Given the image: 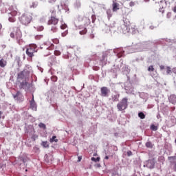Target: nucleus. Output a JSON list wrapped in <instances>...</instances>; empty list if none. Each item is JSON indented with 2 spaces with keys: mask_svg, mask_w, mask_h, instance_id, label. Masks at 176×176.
<instances>
[{
  "mask_svg": "<svg viewBox=\"0 0 176 176\" xmlns=\"http://www.w3.org/2000/svg\"><path fill=\"white\" fill-rule=\"evenodd\" d=\"M166 74L167 75H170L171 74V67H166Z\"/></svg>",
  "mask_w": 176,
  "mask_h": 176,
  "instance_id": "obj_37",
  "label": "nucleus"
},
{
  "mask_svg": "<svg viewBox=\"0 0 176 176\" xmlns=\"http://www.w3.org/2000/svg\"><path fill=\"white\" fill-rule=\"evenodd\" d=\"M91 39H93L94 38V34H91L89 36Z\"/></svg>",
  "mask_w": 176,
  "mask_h": 176,
  "instance_id": "obj_58",
  "label": "nucleus"
},
{
  "mask_svg": "<svg viewBox=\"0 0 176 176\" xmlns=\"http://www.w3.org/2000/svg\"><path fill=\"white\" fill-rule=\"evenodd\" d=\"M111 93V90L107 87H102L100 89V96L101 97H108Z\"/></svg>",
  "mask_w": 176,
  "mask_h": 176,
  "instance_id": "obj_10",
  "label": "nucleus"
},
{
  "mask_svg": "<svg viewBox=\"0 0 176 176\" xmlns=\"http://www.w3.org/2000/svg\"><path fill=\"white\" fill-rule=\"evenodd\" d=\"M151 130L153 131H157V126H155V124H151L150 126Z\"/></svg>",
  "mask_w": 176,
  "mask_h": 176,
  "instance_id": "obj_30",
  "label": "nucleus"
},
{
  "mask_svg": "<svg viewBox=\"0 0 176 176\" xmlns=\"http://www.w3.org/2000/svg\"><path fill=\"white\" fill-rule=\"evenodd\" d=\"M57 138V137H56L55 135L54 136H52V138H51L50 140V142H58V140L56 139Z\"/></svg>",
  "mask_w": 176,
  "mask_h": 176,
  "instance_id": "obj_27",
  "label": "nucleus"
},
{
  "mask_svg": "<svg viewBox=\"0 0 176 176\" xmlns=\"http://www.w3.org/2000/svg\"><path fill=\"white\" fill-rule=\"evenodd\" d=\"M16 63H18V65L20 64V58H19V57H17V58H16Z\"/></svg>",
  "mask_w": 176,
  "mask_h": 176,
  "instance_id": "obj_55",
  "label": "nucleus"
},
{
  "mask_svg": "<svg viewBox=\"0 0 176 176\" xmlns=\"http://www.w3.org/2000/svg\"><path fill=\"white\" fill-rule=\"evenodd\" d=\"M27 80H22L19 85V89H25L27 87Z\"/></svg>",
  "mask_w": 176,
  "mask_h": 176,
  "instance_id": "obj_22",
  "label": "nucleus"
},
{
  "mask_svg": "<svg viewBox=\"0 0 176 176\" xmlns=\"http://www.w3.org/2000/svg\"><path fill=\"white\" fill-rule=\"evenodd\" d=\"M158 160H159L160 162H162V163H163V162H164V157H163V156L160 157L158 158Z\"/></svg>",
  "mask_w": 176,
  "mask_h": 176,
  "instance_id": "obj_42",
  "label": "nucleus"
},
{
  "mask_svg": "<svg viewBox=\"0 0 176 176\" xmlns=\"http://www.w3.org/2000/svg\"><path fill=\"white\" fill-rule=\"evenodd\" d=\"M113 54V50H109L102 54L101 61H105V58H107V56H111Z\"/></svg>",
  "mask_w": 176,
  "mask_h": 176,
  "instance_id": "obj_11",
  "label": "nucleus"
},
{
  "mask_svg": "<svg viewBox=\"0 0 176 176\" xmlns=\"http://www.w3.org/2000/svg\"><path fill=\"white\" fill-rule=\"evenodd\" d=\"M91 19H92V23H94L96 21V15L91 14Z\"/></svg>",
  "mask_w": 176,
  "mask_h": 176,
  "instance_id": "obj_44",
  "label": "nucleus"
},
{
  "mask_svg": "<svg viewBox=\"0 0 176 176\" xmlns=\"http://www.w3.org/2000/svg\"><path fill=\"white\" fill-rule=\"evenodd\" d=\"M146 148H153V144L151 142H147L146 143Z\"/></svg>",
  "mask_w": 176,
  "mask_h": 176,
  "instance_id": "obj_28",
  "label": "nucleus"
},
{
  "mask_svg": "<svg viewBox=\"0 0 176 176\" xmlns=\"http://www.w3.org/2000/svg\"><path fill=\"white\" fill-rule=\"evenodd\" d=\"M51 79L53 82H57V77H52Z\"/></svg>",
  "mask_w": 176,
  "mask_h": 176,
  "instance_id": "obj_51",
  "label": "nucleus"
},
{
  "mask_svg": "<svg viewBox=\"0 0 176 176\" xmlns=\"http://www.w3.org/2000/svg\"><path fill=\"white\" fill-rule=\"evenodd\" d=\"M34 28L37 31H43V30H45V28H43V26H34Z\"/></svg>",
  "mask_w": 176,
  "mask_h": 176,
  "instance_id": "obj_29",
  "label": "nucleus"
},
{
  "mask_svg": "<svg viewBox=\"0 0 176 176\" xmlns=\"http://www.w3.org/2000/svg\"><path fill=\"white\" fill-rule=\"evenodd\" d=\"M12 96L15 100H17L18 101H23V96L20 91H17L16 94H13Z\"/></svg>",
  "mask_w": 176,
  "mask_h": 176,
  "instance_id": "obj_14",
  "label": "nucleus"
},
{
  "mask_svg": "<svg viewBox=\"0 0 176 176\" xmlns=\"http://www.w3.org/2000/svg\"><path fill=\"white\" fill-rule=\"evenodd\" d=\"M118 31L121 34H129L130 32V21L128 19L124 20L121 26L118 28Z\"/></svg>",
  "mask_w": 176,
  "mask_h": 176,
  "instance_id": "obj_2",
  "label": "nucleus"
},
{
  "mask_svg": "<svg viewBox=\"0 0 176 176\" xmlns=\"http://www.w3.org/2000/svg\"><path fill=\"white\" fill-rule=\"evenodd\" d=\"M82 160V157H78V162H80Z\"/></svg>",
  "mask_w": 176,
  "mask_h": 176,
  "instance_id": "obj_61",
  "label": "nucleus"
},
{
  "mask_svg": "<svg viewBox=\"0 0 176 176\" xmlns=\"http://www.w3.org/2000/svg\"><path fill=\"white\" fill-rule=\"evenodd\" d=\"M130 31H131V34H133V35H134L135 34H138V30L137 29V28L135 26H134V28H131L130 29Z\"/></svg>",
  "mask_w": 176,
  "mask_h": 176,
  "instance_id": "obj_25",
  "label": "nucleus"
},
{
  "mask_svg": "<svg viewBox=\"0 0 176 176\" xmlns=\"http://www.w3.org/2000/svg\"><path fill=\"white\" fill-rule=\"evenodd\" d=\"M47 158L50 159V162H53V156L49 155L47 156Z\"/></svg>",
  "mask_w": 176,
  "mask_h": 176,
  "instance_id": "obj_52",
  "label": "nucleus"
},
{
  "mask_svg": "<svg viewBox=\"0 0 176 176\" xmlns=\"http://www.w3.org/2000/svg\"><path fill=\"white\" fill-rule=\"evenodd\" d=\"M153 28H155V27H153V26H152V25L150 26V29H151V30H153Z\"/></svg>",
  "mask_w": 176,
  "mask_h": 176,
  "instance_id": "obj_64",
  "label": "nucleus"
},
{
  "mask_svg": "<svg viewBox=\"0 0 176 176\" xmlns=\"http://www.w3.org/2000/svg\"><path fill=\"white\" fill-rule=\"evenodd\" d=\"M167 6V3L166 2V0H162L160 2V12L162 13H164V8Z\"/></svg>",
  "mask_w": 176,
  "mask_h": 176,
  "instance_id": "obj_13",
  "label": "nucleus"
},
{
  "mask_svg": "<svg viewBox=\"0 0 176 176\" xmlns=\"http://www.w3.org/2000/svg\"><path fill=\"white\" fill-rule=\"evenodd\" d=\"M131 49H134V51H131V53H133L134 52H142V50L145 49V45L141 43H138L135 45L131 47Z\"/></svg>",
  "mask_w": 176,
  "mask_h": 176,
  "instance_id": "obj_8",
  "label": "nucleus"
},
{
  "mask_svg": "<svg viewBox=\"0 0 176 176\" xmlns=\"http://www.w3.org/2000/svg\"><path fill=\"white\" fill-rule=\"evenodd\" d=\"M148 71L149 72H153L155 71V68H153V65H151L148 68Z\"/></svg>",
  "mask_w": 176,
  "mask_h": 176,
  "instance_id": "obj_35",
  "label": "nucleus"
},
{
  "mask_svg": "<svg viewBox=\"0 0 176 176\" xmlns=\"http://www.w3.org/2000/svg\"><path fill=\"white\" fill-rule=\"evenodd\" d=\"M172 72H173V74H176V67H174L172 69Z\"/></svg>",
  "mask_w": 176,
  "mask_h": 176,
  "instance_id": "obj_57",
  "label": "nucleus"
},
{
  "mask_svg": "<svg viewBox=\"0 0 176 176\" xmlns=\"http://www.w3.org/2000/svg\"><path fill=\"white\" fill-rule=\"evenodd\" d=\"M134 5H135V3H134V2H133V1H131V2L129 3V6H131V7L134 6Z\"/></svg>",
  "mask_w": 176,
  "mask_h": 176,
  "instance_id": "obj_56",
  "label": "nucleus"
},
{
  "mask_svg": "<svg viewBox=\"0 0 176 176\" xmlns=\"http://www.w3.org/2000/svg\"><path fill=\"white\" fill-rule=\"evenodd\" d=\"M91 160H92V162H100V157L96 158V157H93L91 158Z\"/></svg>",
  "mask_w": 176,
  "mask_h": 176,
  "instance_id": "obj_40",
  "label": "nucleus"
},
{
  "mask_svg": "<svg viewBox=\"0 0 176 176\" xmlns=\"http://www.w3.org/2000/svg\"><path fill=\"white\" fill-rule=\"evenodd\" d=\"M138 117L141 119H145V114L143 112L138 113Z\"/></svg>",
  "mask_w": 176,
  "mask_h": 176,
  "instance_id": "obj_32",
  "label": "nucleus"
},
{
  "mask_svg": "<svg viewBox=\"0 0 176 176\" xmlns=\"http://www.w3.org/2000/svg\"><path fill=\"white\" fill-rule=\"evenodd\" d=\"M38 127H40L41 129H46V125L42 122H41L39 124H38Z\"/></svg>",
  "mask_w": 176,
  "mask_h": 176,
  "instance_id": "obj_38",
  "label": "nucleus"
},
{
  "mask_svg": "<svg viewBox=\"0 0 176 176\" xmlns=\"http://www.w3.org/2000/svg\"><path fill=\"white\" fill-rule=\"evenodd\" d=\"M67 34H68V30H66L62 33V36H67Z\"/></svg>",
  "mask_w": 176,
  "mask_h": 176,
  "instance_id": "obj_47",
  "label": "nucleus"
},
{
  "mask_svg": "<svg viewBox=\"0 0 176 176\" xmlns=\"http://www.w3.org/2000/svg\"><path fill=\"white\" fill-rule=\"evenodd\" d=\"M33 71L32 67L28 65H25L23 71L18 74L17 80L20 82L21 80H27V78L32 75Z\"/></svg>",
  "mask_w": 176,
  "mask_h": 176,
  "instance_id": "obj_1",
  "label": "nucleus"
},
{
  "mask_svg": "<svg viewBox=\"0 0 176 176\" xmlns=\"http://www.w3.org/2000/svg\"><path fill=\"white\" fill-rule=\"evenodd\" d=\"M104 159L106 160H108V159H109V157H108L107 155L104 157Z\"/></svg>",
  "mask_w": 176,
  "mask_h": 176,
  "instance_id": "obj_62",
  "label": "nucleus"
},
{
  "mask_svg": "<svg viewBox=\"0 0 176 176\" xmlns=\"http://www.w3.org/2000/svg\"><path fill=\"white\" fill-rule=\"evenodd\" d=\"M38 47L35 44L30 45L26 50V54L28 57H34V54L38 52Z\"/></svg>",
  "mask_w": 176,
  "mask_h": 176,
  "instance_id": "obj_6",
  "label": "nucleus"
},
{
  "mask_svg": "<svg viewBox=\"0 0 176 176\" xmlns=\"http://www.w3.org/2000/svg\"><path fill=\"white\" fill-rule=\"evenodd\" d=\"M168 100L171 104L176 103V96L175 94H172L168 97Z\"/></svg>",
  "mask_w": 176,
  "mask_h": 176,
  "instance_id": "obj_19",
  "label": "nucleus"
},
{
  "mask_svg": "<svg viewBox=\"0 0 176 176\" xmlns=\"http://www.w3.org/2000/svg\"><path fill=\"white\" fill-rule=\"evenodd\" d=\"M113 53L116 54L118 57H123L124 56V51L122 48H118L117 50H113Z\"/></svg>",
  "mask_w": 176,
  "mask_h": 176,
  "instance_id": "obj_12",
  "label": "nucleus"
},
{
  "mask_svg": "<svg viewBox=\"0 0 176 176\" xmlns=\"http://www.w3.org/2000/svg\"><path fill=\"white\" fill-rule=\"evenodd\" d=\"M102 31L103 32H105V34H108V32H111V31H112V29H111V27L109 25H105L103 27Z\"/></svg>",
  "mask_w": 176,
  "mask_h": 176,
  "instance_id": "obj_23",
  "label": "nucleus"
},
{
  "mask_svg": "<svg viewBox=\"0 0 176 176\" xmlns=\"http://www.w3.org/2000/svg\"><path fill=\"white\" fill-rule=\"evenodd\" d=\"M60 28L61 30H65V28H67V25L65 23H62V25H60Z\"/></svg>",
  "mask_w": 176,
  "mask_h": 176,
  "instance_id": "obj_41",
  "label": "nucleus"
},
{
  "mask_svg": "<svg viewBox=\"0 0 176 176\" xmlns=\"http://www.w3.org/2000/svg\"><path fill=\"white\" fill-rule=\"evenodd\" d=\"M19 12H17V11H12L10 14V16H12L13 17H14V16H17V14H19Z\"/></svg>",
  "mask_w": 176,
  "mask_h": 176,
  "instance_id": "obj_36",
  "label": "nucleus"
},
{
  "mask_svg": "<svg viewBox=\"0 0 176 176\" xmlns=\"http://www.w3.org/2000/svg\"><path fill=\"white\" fill-rule=\"evenodd\" d=\"M19 20L23 25H28L31 23V20H32V16L30 13H25L19 18Z\"/></svg>",
  "mask_w": 176,
  "mask_h": 176,
  "instance_id": "obj_4",
  "label": "nucleus"
},
{
  "mask_svg": "<svg viewBox=\"0 0 176 176\" xmlns=\"http://www.w3.org/2000/svg\"><path fill=\"white\" fill-rule=\"evenodd\" d=\"M146 167H148V168H154V167H155V160L154 159L148 160L146 162Z\"/></svg>",
  "mask_w": 176,
  "mask_h": 176,
  "instance_id": "obj_15",
  "label": "nucleus"
},
{
  "mask_svg": "<svg viewBox=\"0 0 176 176\" xmlns=\"http://www.w3.org/2000/svg\"><path fill=\"white\" fill-rule=\"evenodd\" d=\"M30 108L32 111H36L37 106L36 102L34 100V95H32V99L30 100Z\"/></svg>",
  "mask_w": 176,
  "mask_h": 176,
  "instance_id": "obj_16",
  "label": "nucleus"
},
{
  "mask_svg": "<svg viewBox=\"0 0 176 176\" xmlns=\"http://www.w3.org/2000/svg\"><path fill=\"white\" fill-rule=\"evenodd\" d=\"M128 85H129V87H127V85H125V90L128 94H131V93L134 91V89L131 87V84L129 83Z\"/></svg>",
  "mask_w": 176,
  "mask_h": 176,
  "instance_id": "obj_18",
  "label": "nucleus"
},
{
  "mask_svg": "<svg viewBox=\"0 0 176 176\" xmlns=\"http://www.w3.org/2000/svg\"><path fill=\"white\" fill-rule=\"evenodd\" d=\"M112 6H113V9H112L113 12H118V10H119V3L115 1H113Z\"/></svg>",
  "mask_w": 176,
  "mask_h": 176,
  "instance_id": "obj_21",
  "label": "nucleus"
},
{
  "mask_svg": "<svg viewBox=\"0 0 176 176\" xmlns=\"http://www.w3.org/2000/svg\"><path fill=\"white\" fill-rule=\"evenodd\" d=\"M42 145L44 148H49V144H47V142H43Z\"/></svg>",
  "mask_w": 176,
  "mask_h": 176,
  "instance_id": "obj_39",
  "label": "nucleus"
},
{
  "mask_svg": "<svg viewBox=\"0 0 176 176\" xmlns=\"http://www.w3.org/2000/svg\"><path fill=\"white\" fill-rule=\"evenodd\" d=\"M10 36V38H15L17 43L19 45H21V43L20 42H21L22 34H21V32L20 30H17L15 34L13 32H11Z\"/></svg>",
  "mask_w": 176,
  "mask_h": 176,
  "instance_id": "obj_7",
  "label": "nucleus"
},
{
  "mask_svg": "<svg viewBox=\"0 0 176 176\" xmlns=\"http://www.w3.org/2000/svg\"><path fill=\"white\" fill-rule=\"evenodd\" d=\"M21 162H23V163H27V158H24V157H21Z\"/></svg>",
  "mask_w": 176,
  "mask_h": 176,
  "instance_id": "obj_46",
  "label": "nucleus"
},
{
  "mask_svg": "<svg viewBox=\"0 0 176 176\" xmlns=\"http://www.w3.org/2000/svg\"><path fill=\"white\" fill-rule=\"evenodd\" d=\"M82 7V3L80 0H76V2L74 3V8L76 10H79V8Z\"/></svg>",
  "mask_w": 176,
  "mask_h": 176,
  "instance_id": "obj_17",
  "label": "nucleus"
},
{
  "mask_svg": "<svg viewBox=\"0 0 176 176\" xmlns=\"http://www.w3.org/2000/svg\"><path fill=\"white\" fill-rule=\"evenodd\" d=\"M106 13L107 15L108 20H110L111 17H112V16H113V10L107 9L106 10Z\"/></svg>",
  "mask_w": 176,
  "mask_h": 176,
  "instance_id": "obj_20",
  "label": "nucleus"
},
{
  "mask_svg": "<svg viewBox=\"0 0 176 176\" xmlns=\"http://www.w3.org/2000/svg\"><path fill=\"white\" fill-rule=\"evenodd\" d=\"M168 160H169L170 168L173 171H176V156L168 157Z\"/></svg>",
  "mask_w": 176,
  "mask_h": 176,
  "instance_id": "obj_9",
  "label": "nucleus"
},
{
  "mask_svg": "<svg viewBox=\"0 0 176 176\" xmlns=\"http://www.w3.org/2000/svg\"><path fill=\"white\" fill-rule=\"evenodd\" d=\"M166 17L168 19H170L171 17V12H168L167 14H166Z\"/></svg>",
  "mask_w": 176,
  "mask_h": 176,
  "instance_id": "obj_53",
  "label": "nucleus"
},
{
  "mask_svg": "<svg viewBox=\"0 0 176 176\" xmlns=\"http://www.w3.org/2000/svg\"><path fill=\"white\" fill-rule=\"evenodd\" d=\"M57 24H58V19L56 18L55 16H51V18L48 21V25H52V32H57L58 31Z\"/></svg>",
  "mask_w": 176,
  "mask_h": 176,
  "instance_id": "obj_3",
  "label": "nucleus"
},
{
  "mask_svg": "<svg viewBox=\"0 0 176 176\" xmlns=\"http://www.w3.org/2000/svg\"><path fill=\"white\" fill-rule=\"evenodd\" d=\"M8 20L10 23H14L16 21V18L13 16H9Z\"/></svg>",
  "mask_w": 176,
  "mask_h": 176,
  "instance_id": "obj_31",
  "label": "nucleus"
},
{
  "mask_svg": "<svg viewBox=\"0 0 176 176\" xmlns=\"http://www.w3.org/2000/svg\"><path fill=\"white\" fill-rule=\"evenodd\" d=\"M87 32V29L84 28V30H80V31L79 32V34H80V35H85V34H86Z\"/></svg>",
  "mask_w": 176,
  "mask_h": 176,
  "instance_id": "obj_33",
  "label": "nucleus"
},
{
  "mask_svg": "<svg viewBox=\"0 0 176 176\" xmlns=\"http://www.w3.org/2000/svg\"><path fill=\"white\" fill-rule=\"evenodd\" d=\"M57 0H48L49 3H54Z\"/></svg>",
  "mask_w": 176,
  "mask_h": 176,
  "instance_id": "obj_54",
  "label": "nucleus"
},
{
  "mask_svg": "<svg viewBox=\"0 0 176 176\" xmlns=\"http://www.w3.org/2000/svg\"><path fill=\"white\" fill-rule=\"evenodd\" d=\"M58 9L59 10H61V9H63V3H60V5H58Z\"/></svg>",
  "mask_w": 176,
  "mask_h": 176,
  "instance_id": "obj_50",
  "label": "nucleus"
},
{
  "mask_svg": "<svg viewBox=\"0 0 176 176\" xmlns=\"http://www.w3.org/2000/svg\"><path fill=\"white\" fill-rule=\"evenodd\" d=\"M36 6H38V2H33L32 4H30L31 8H33L34 9V8H36Z\"/></svg>",
  "mask_w": 176,
  "mask_h": 176,
  "instance_id": "obj_34",
  "label": "nucleus"
},
{
  "mask_svg": "<svg viewBox=\"0 0 176 176\" xmlns=\"http://www.w3.org/2000/svg\"><path fill=\"white\" fill-rule=\"evenodd\" d=\"M0 67H1V68L6 67V61H5V60L3 59L0 60Z\"/></svg>",
  "mask_w": 176,
  "mask_h": 176,
  "instance_id": "obj_26",
  "label": "nucleus"
},
{
  "mask_svg": "<svg viewBox=\"0 0 176 176\" xmlns=\"http://www.w3.org/2000/svg\"><path fill=\"white\" fill-rule=\"evenodd\" d=\"M173 12L176 13V6L173 8Z\"/></svg>",
  "mask_w": 176,
  "mask_h": 176,
  "instance_id": "obj_60",
  "label": "nucleus"
},
{
  "mask_svg": "<svg viewBox=\"0 0 176 176\" xmlns=\"http://www.w3.org/2000/svg\"><path fill=\"white\" fill-rule=\"evenodd\" d=\"M127 156H131L133 155V152L131 151H128L126 152Z\"/></svg>",
  "mask_w": 176,
  "mask_h": 176,
  "instance_id": "obj_49",
  "label": "nucleus"
},
{
  "mask_svg": "<svg viewBox=\"0 0 176 176\" xmlns=\"http://www.w3.org/2000/svg\"><path fill=\"white\" fill-rule=\"evenodd\" d=\"M55 56H60L61 54V52L60 51H54Z\"/></svg>",
  "mask_w": 176,
  "mask_h": 176,
  "instance_id": "obj_48",
  "label": "nucleus"
},
{
  "mask_svg": "<svg viewBox=\"0 0 176 176\" xmlns=\"http://www.w3.org/2000/svg\"><path fill=\"white\" fill-rule=\"evenodd\" d=\"M119 97H120L119 94L112 95L111 100L113 102H116L119 101Z\"/></svg>",
  "mask_w": 176,
  "mask_h": 176,
  "instance_id": "obj_24",
  "label": "nucleus"
},
{
  "mask_svg": "<svg viewBox=\"0 0 176 176\" xmlns=\"http://www.w3.org/2000/svg\"><path fill=\"white\" fill-rule=\"evenodd\" d=\"M160 69L163 70V69H164V65H160Z\"/></svg>",
  "mask_w": 176,
  "mask_h": 176,
  "instance_id": "obj_59",
  "label": "nucleus"
},
{
  "mask_svg": "<svg viewBox=\"0 0 176 176\" xmlns=\"http://www.w3.org/2000/svg\"><path fill=\"white\" fill-rule=\"evenodd\" d=\"M77 19H78V21H83V16H82L80 15H78Z\"/></svg>",
  "mask_w": 176,
  "mask_h": 176,
  "instance_id": "obj_45",
  "label": "nucleus"
},
{
  "mask_svg": "<svg viewBox=\"0 0 176 176\" xmlns=\"http://www.w3.org/2000/svg\"><path fill=\"white\" fill-rule=\"evenodd\" d=\"M43 36L42 35H36L35 36V39H36L37 41H39V39H41V38H42Z\"/></svg>",
  "mask_w": 176,
  "mask_h": 176,
  "instance_id": "obj_43",
  "label": "nucleus"
},
{
  "mask_svg": "<svg viewBox=\"0 0 176 176\" xmlns=\"http://www.w3.org/2000/svg\"><path fill=\"white\" fill-rule=\"evenodd\" d=\"M127 107H129V99L127 98H122L117 104L118 111H124V109H127Z\"/></svg>",
  "mask_w": 176,
  "mask_h": 176,
  "instance_id": "obj_5",
  "label": "nucleus"
},
{
  "mask_svg": "<svg viewBox=\"0 0 176 176\" xmlns=\"http://www.w3.org/2000/svg\"><path fill=\"white\" fill-rule=\"evenodd\" d=\"M2 118V111H0V119Z\"/></svg>",
  "mask_w": 176,
  "mask_h": 176,
  "instance_id": "obj_63",
  "label": "nucleus"
}]
</instances>
